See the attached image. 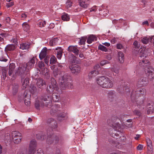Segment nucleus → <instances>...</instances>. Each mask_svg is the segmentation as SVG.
I'll list each match as a JSON object with an SVG mask.
<instances>
[{
    "label": "nucleus",
    "mask_w": 154,
    "mask_h": 154,
    "mask_svg": "<svg viewBox=\"0 0 154 154\" xmlns=\"http://www.w3.org/2000/svg\"><path fill=\"white\" fill-rule=\"evenodd\" d=\"M53 73L55 77L58 79L60 85L63 89L72 88V84L70 82V77L67 73L57 69L54 70Z\"/></svg>",
    "instance_id": "f257e3e1"
},
{
    "label": "nucleus",
    "mask_w": 154,
    "mask_h": 154,
    "mask_svg": "<svg viewBox=\"0 0 154 154\" xmlns=\"http://www.w3.org/2000/svg\"><path fill=\"white\" fill-rule=\"evenodd\" d=\"M40 101L36 100H35V108L39 109L40 106H44L50 107L51 105V98L50 95L44 94L40 97Z\"/></svg>",
    "instance_id": "f03ea898"
},
{
    "label": "nucleus",
    "mask_w": 154,
    "mask_h": 154,
    "mask_svg": "<svg viewBox=\"0 0 154 154\" xmlns=\"http://www.w3.org/2000/svg\"><path fill=\"white\" fill-rule=\"evenodd\" d=\"M139 65L141 66H145L144 68L145 72L151 79L154 78V70L151 67L148 66L149 62L148 60L143 59L139 62Z\"/></svg>",
    "instance_id": "7ed1b4c3"
},
{
    "label": "nucleus",
    "mask_w": 154,
    "mask_h": 154,
    "mask_svg": "<svg viewBox=\"0 0 154 154\" xmlns=\"http://www.w3.org/2000/svg\"><path fill=\"white\" fill-rule=\"evenodd\" d=\"M97 82L101 87L106 88H111L113 83L111 81L105 76H101L97 79Z\"/></svg>",
    "instance_id": "20e7f679"
},
{
    "label": "nucleus",
    "mask_w": 154,
    "mask_h": 154,
    "mask_svg": "<svg viewBox=\"0 0 154 154\" xmlns=\"http://www.w3.org/2000/svg\"><path fill=\"white\" fill-rule=\"evenodd\" d=\"M47 123L49 128L47 129V134H52L53 130L56 129L58 127L57 122L54 119L50 118L48 119L47 121Z\"/></svg>",
    "instance_id": "39448f33"
},
{
    "label": "nucleus",
    "mask_w": 154,
    "mask_h": 154,
    "mask_svg": "<svg viewBox=\"0 0 154 154\" xmlns=\"http://www.w3.org/2000/svg\"><path fill=\"white\" fill-rule=\"evenodd\" d=\"M29 71V69L27 67L26 63H23L20 65V66L16 72V74L20 75L23 78L25 75L28 74Z\"/></svg>",
    "instance_id": "423d86ee"
},
{
    "label": "nucleus",
    "mask_w": 154,
    "mask_h": 154,
    "mask_svg": "<svg viewBox=\"0 0 154 154\" xmlns=\"http://www.w3.org/2000/svg\"><path fill=\"white\" fill-rule=\"evenodd\" d=\"M54 89L57 91L58 89V88L55 80L54 78H52L51 79V84L47 87V90L48 92L51 93L52 92Z\"/></svg>",
    "instance_id": "0eeeda50"
},
{
    "label": "nucleus",
    "mask_w": 154,
    "mask_h": 154,
    "mask_svg": "<svg viewBox=\"0 0 154 154\" xmlns=\"http://www.w3.org/2000/svg\"><path fill=\"white\" fill-rule=\"evenodd\" d=\"M47 142L48 144H51L54 142L55 143L59 142V138L58 137L52 134V133L48 134Z\"/></svg>",
    "instance_id": "6e6552de"
},
{
    "label": "nucleus",
    "mask_w": 154,
    "mask_h": 154,
    "mask_svg": "<svg viewBox=\"0 0 154 154\" xmlns=\"http://www.w3.org/2000/svg\"><path fill=\"white\" fill-rule=\"evenodd\" d=\"M12 136L13 141L15 143L18 144L21 141V139L22 138L21 134L19 132H17L16 131L12 132Z\"/></svg>",
    "instance_id": "1a4fd4ad"
},
{
    "label": "nucleus",
    "mask_w": 154,
    "mask_h": 154,
    "mask_svg": "<svg viewBox=\"0 0 154 154\" xmlns=\"http://www.w3.org/2000/svg\"><path fill=\"white\" fill-rule=\"evenodd\" d=\"M107 122L108 124L111 126L112 127L116 130H118L121 128L120 124L119 123H115L112 118L108 120Z\"/></svg>",
    "instance_id": "9d476101"
},
{
    "label": "nucleus",
    "mask_w": 154,
    "mask_h": 154,
    "mask_svg": "<svg viewBox=\"0 0 154 154\" xmlns=\"http://www.w3.org/2000/svg\"><path fill=\"white\" fill-rule=\"evenodd\" d=\"M69 68L74 74L79 73L80 71V68L79 66L76 64L72 65L69 66Z\"/></svg>",
    "instance_id": "9b49d317"
},
{
    "label": "nucleus",
    "mask_w": 154,
    "mask_h": 154,
    "mask_svg": "<svg viewBox=\"0 0 154 154\" xmlns=\"http://www.w3.org/2000/svg\"><path fill=\"white\" fill-rule=\"evenodd\" d=\"M139 91V88L136 89V91H133L131 95V98L133 100H135L137 97L141 96L140 92H138Z\"/></svg>",
    "instance_id": "f8f14e48"
},
{
    "label": "nucleus",
    "mask_w": 154,
    "mask_h": 154,
    "mask_svg": "<svg viewBox=\"0 0 154 154\" xmlns=\"http://www.w3.org/2000/svg\"><path fill=\"white\" fill-rule=\"evenodd\" d=\"M148 83L147 79L146 78L142 77L139 80L137 84L139 87H141L146 85Z\"/></svg>",
    "instance_id": "ddd939ff"
},
{
    "label": "nucleus",
    "mask_w": 154,
    "mask_h": 154,
    "mask_svg": "<svg viewBox=\"0 0 154 154\" xmlns=\"http://www.w3.org/2000/svg\"><path fill=\"white\" fill-rule=\"evenodd\" d=\"M68 51L70 52H72L76 55H78L79 52L76 46H70L68 48Z\"/></svg>",
    "instance_id": "4468645a"
},
{
    "label": "nucleus",
    "mask_w": 154,
    "mask_h": 154,
    "mask_svg": "<svg viewBox=\"0 0 154 154\" xmlns=\"http://www.w3.org/2000/svg\"><path fill=\"white\" fill-rule=\"evenodd\" d=\"M89 0H79V5L82 7L86 8L88 7L89 4Z\"/></svg>",
    "instance_id": "2eb2a0df"
},
{
    "label": "nucleus",
    "mask_w": 154,
    "mask_h": 154,
    "mask_svg": "<svg viewBox=\"0 0 154 154\" xmlns=\"http://www.w3.org/2000/svg\"><path fill=\"white\" fill-rule=\"evenodd\" d=\"M35 60H37L36 58L34 57H33L27 63H26L27 65V67L29 69L33 67L34 66Z\"/></svg>",
    "instance_id": "dca6fc26"
},
{
    "label": "nucleus",
    "mask_w": 154,
    "mask_h": 154,
    "mask_svg": "<svg viewBox=\"0 0 154 154\" xmlns=\"http://www.w3.org/2000/svg\"><path fill=\"white\" fill-rule=\"evenodd\" d=\"M47 48H44L39 54V57L41 60L44 58L47 55Z\"/></svg>",
    "instance_id": "f3484780"
},
{
    "label": "nucleus",
    "mask_w": 154,
    "mask_h": 154,
    "mask_svg": "<svg viewBox=\"0 0 154 154\" xmlns=\"http://www.w3.org/2000/svg\"><path fill=\"white\" fill-rule=\"evenodd\" d=\"M69 60L72 63H77L79 61L76 60V57L72 54H71L69 57Z\"/></svg>",
    "instance_id": "a211bd4d"
},
{
    "label": "nucleus",
    "mask_w": 154,
    "mask_h": 154,
    "mask_svg": "<svg viewBox=\"0 0 154 154\" xmlns=\"http://www.w3.org/2000/svg\"><path fill=\"white\" fill-rule=\"evenodd\" d=\"M147 113H149L150 112H153L154 111V105L153 103L151 104L149 103L147 106Z\"/></svg>",
    "instance_id": "6ab92c4d"
},
{
    "label": "nucleus",
    "mask_w": 154,
    "mask_h": 154,
    "mask_svg": "<svg viewBox=\"0 0 154 154\" xmlns=\"http://www.w3.org/2000/svg\"><path fill=\"white\" fill-rule=\"evenodd\" d=\"M30 154H44L43 151L41 149H38L36 151L32 149L29 150Z\"/></svg>",
    "instance_id": "aec40b11"
},
{
    "label": "nucleus",
    "mask_w": 154,
    "mask_h": 154,
    "mask_svg": "<svg viewBox=\"0 0 154 154\" xmlns=\"http://www.w3.org/2000/svg\"><path fill=\"white\" fill-rule=\"evenodd\" d=\"M97 38L93 35H90L87 39V42L88 44H91L93 41H97Z\"/></svg>",
    "instance_id": "412c9836"
},
{
    "label": "nucleus",
    "mask_w": 154,
    "mask_h": 154,
    "mask_svg": "<svg viewBox=\"0 0 154 154\" xmlns=\"http://www.w3.org/2000/svg\"><path fill=\"white\" fill-rule=\"evenodd\" d=\"M19 88L18 85L14 84L13 85L12 93L13 95H15L18 92Z\"/></svg>",
    "instance_id": "4be33fe9"
},
{
    "label": "nucleus",
    "mask_w": 154,
    "mask_h": 154,
    "mask_svg": "<svg viewBox=\"0 0 154 154\" xmlns=\"http://www.w3.org/2000/svg\"><path fill=\"white\" fill-rule=\"evenodd\" d=\"M45 82L43 79L39 78L37 80V85L38 88H41V87L44 85Z\"/></svg>",
    "instance_id": "5701e85b"
},
{
    "label": "nucleus",
    "mask_w": 154,
    "mask_h": 154,
    "mask_svg": "<svg viewBox=\"0 0 154 154\" xmlns=\"http://www.w3.org/2000/svg\"><path fill=\"white\" fill-rule=\"evenodd\" d=\"M119 60L121 63H123L124 60V56L123 53L121 52H119L118 53Z\"/></svg>",
    "instance_id": "b1692460"
},
{
    "label": "nucleus",
    "mask_w": 154,
    "mask_h": 154,
    "mask_svg": "<svg viewBox=\"0 0 154 154\" xmlns=\"http://www.w3.org/2000/svg\"><path fill=\"white\" fill-rule=\"evenodd\" d=\"M57 52V57L59 59H60L62 56L63 51L61 48H56Z\"/></svg>",
    "instance_id": "393cba45"
},
{
    "label": "nucleus",
    "mask_w": 154,
    "mask_h": 154,
    "mask_svg": "<svg viewBox=\"0 0 154 154\" xmlns=\"http://www.w3.org/2000/svg\"><path fill=\"white\" fill-rule=\"evenodd\" d=\"M2 72L3 78V79H5L6 77L8 75V69L5 67H2Z\"/></svg>",
    "instance_id": "a878e982"
},
{
    "label": "nucleus",
    "mask_w": 154,
    "mask_h": 154,
    "mask_svg": "<svg viewBox=\"0 0 154 154\" xmlns=\"http://www.w3.org/2000/svg\"><path fill=\"white\" fill-rule=\"evenodd\" d=\"M22 26L23 29L25 31L28 32L29 31L30 26L26 22L23 23Z\"/></svg>",
    "instance_id": "bb28decb"
},
{
    "label": "nucleus",
    "mask_w": 154,
    "mask_h": 154,
    "mask_svg": "<svg viewBox=\"0 0 154 154\" xmlns=\"http://www.w3.org/2000/svg\"><path fill=\"white\" fill-rule=\"evenodd\" d=\"M52 100L54 101L57 102L59 100V95L57 93H53L52 96Z\"/></svg>",
    "instance_id": "cd10ccee"
},
{
    "label": "nucleus",
    "mask_w": 154,
    "mask_h": 154,
    "mask_svg": "<svg viewBox=\"0 0 154 154\" xmlns=\"http://www.w3.org/2000/svg\"><path fill=\"white\" fill-rule=\"evenodd\" d=\"M15 48L14 45L11 44L8 45L5 48V50L7 51H11L14 50Z\"/></svg>",
    "instance_id": "c85d7f7f"
},
{
    "label": "nucleus",
    "mask_w": 154,
    "mask_h": 154,
    "mask_svg": "<svg viewBox=\"0 0 154 154\" xmlns=\"http://www.w3.org/2000/svg\"><path fill=\"white\" fill-rule=\"evenodd\" d=\"M59 39L57 38H53L49 42V45L51 46H53L54 45H56L58 42Z\"/></svg>",
    "instance_id": "c756f323"
},
{
    "label": "nucleus",
    "mask_w": 154,
    "mask_h": 154,
    "mask_svg": "<svg viewBox=\"0 0 154 154\" xmlns=\"http://www.w3.org/2000/svg\"><path fill=\"white\" fill-rule=\"evenodd\" d=\"M29 48V45L26 43H23L20 45V48L23 50L28 49Z\"/></svg>",
    "instance_id": "7c9ffc66"
},
{
    "label": "nucleus",
    "mask_w": 154,
    "mask_h": 154,
    "mask_svg": "<svg viewBox=\"0 0 154 154\" xmlns=\"http://www.w3.org/2000/svg\"><path fill=\"white\" fill-rule=\"evenodd\" d=\"M108 96L109 98L112 100L116 97V95L114 92L112 91H110L108 93Z\"/></svg>",
    "instance_id": "2f4dec72"
},
{
    "label": "nucleus",
    "mask_w": 154,
    "mask_h": 154,
    "mask_svg": "<svg viewBox=\"0 0 154 154\" xmlns=\"http://www.w3.org/2000/svg\"><path fill=\"white\" fill-rule=\"evenodd\" d=\"M99 73L97 71L95 70H93L91 71V72L89 74V76L92 78L93 77H94L95 76L98 75Z\"/></svg>",
    "instance_id": "473e14b6"
},
{
    "label": "nucleus",
    "mask_w": 154,
    "mask_h": 154,
    "mask_svg": "<svg viewBox=\"0 0 154 154\" xmlns=\"http://www.w3.org/2000/svg\"><path fill=\"white\" fill-rule=\"evenodd\" d=\"M36 146V141L35 140L31 141L30 143L29 149V150L31 149H33L35 150V147Z\"/></svg>",
    "instance_id": "72a5a7b5"
},
{
    "label": "nucleus",
    "mask_w": 154,
    "mask_h": 154,
    "mask_svg": "<svg viewBox=\"0 0 154 154\" xmlns=\"http://www.w3.org/2000/svg\"><path fill=\"white\" fill-rule=\"evenodd\" d=\"M36 137L38 139L42 140L46 138V136L44 134H38L36 135Z\"/></svg>",
    "instance_id": "f704fd0d"
},
{
    "label": "nucleus",
    "mask_w": 154,
    "mask_h": 154,
    "mask_svg": "<svg viewBox=\"0 0 154 154\" xmlns=\"http://www.w3.org/2000/svg\"><path fill=\"white\" fill-rule=\"evenodd\" d=\"M25 81L26 82V84H22V88L23 90H24L26 88L27 86L29 84V78L26 77Z\"/></svg>",
    "instance_id": "c9c22d12"
},
{
    "label": "nucleus",
    "mask_w": 154,
    "mask_h": 154,
    "mask_svg": "<svg viewBox=\"0 0 154 154\" xmlns=\"http://www.w3.org/2000/svg\"><path fill=\"white\" fill-rule=\"evenodd\" d=\"M39 91V90L37 89L36 87L35 86H32L31 87L30 92L32 94L38 93Z\"/></svg>",
    "instance_id": "e433bc0d"
},
{
    "label": "nucleus",
    "mask_w": 154,
    "mask_h": 154,
    "mask_svg": "<svg viewBox=\"0 0 154 154\" xmlns=\"http://www.w3.org/2000/svg\"><path fill=\"white\" fill-rule=\"evenodd\" d=\"M150 41L149 37H145L141 39L142 42L143 43L145 44H147Z\"/></svg>",
    "instance_id": "4c0bfd02"
},
{
    "label": "nucleus",
    "mask_w": 154,
    "mask_h": 154,
    "mask_svg": "<svg viewBox=\"0 0 154 154\" xmlns=\"http://www.w3.org/2000/svg\"><path fill=\"white\" fill-rule=\"evenodd\" d=\"M87 38L86 36L82 37L80 40V41L79 42V44L80 45H84Z\"/></svg>",
    "instance_id": "58836bf2"
},
{
    "label": "nucleus",
    "mask_w": 154,
    "mask_h": 154,
    "mask_svg": "<svg viewBox=\"0 0 154 154\" xmlns=\"http://www.w3.org/2000/svg\"><path fill=\"white\" fill-rule=\"evenodd\" d=\"M69 16L67 14H64L62 16V19L64 21H69Z\"/></svg>",
    "instance_id": "ea45409f"
},
{
    "label": "nucleus",
    "mask_w": 154,
    "mask_h": 154,
    "mask_svg": "<svg viewBox=\"0 0 154 154\" xmlns=\"http://www.w3.org/2000/svg\"><path fill=\"white\" fill-rule=\"evenodd\" d=\"M139 88V91H138V92H140L141 96L143 95H145L146 93V90L145 88Z\"/></svg>",
    "instance_id": "a19ab883"
},
{
    "label": "nucleus",
    "mask_w": 154,
    "mask_h": 154,
    "mask_svg": "<svg viewBox=\"0 0 154 154\" xmlns=\"http://www.w3.org/2000/svg\"><path fill=\"white\" fill-rule=\"evenodd\" d=\"M54 108H52V109L50 111V113L52 115L57 116L59 112L56 109H53Z\"/></svg>",
    "instance_id": "79ce46f5"
},
{
    "label": "nucleus",
    "mask_w": 154,
    "mask_h": 154,
    "mask_svg": "<svg viewBox=\"0 0 154 154\" xmlns=\"http://www.w3.org/2000/svg\"><path fill=\"white\" fill-rule=\"evenodd\" d=\"M98 49L105 52H106L107 51V49L105 47L101 45H99Z\"/></svg>",
    "instance_id": "37998d69"
},
{
    "label": "nucleus",
    "mask_w": 154,
    "mask_h": 154,
    "mask_svg": "<svg viewBox=\"0 0 154 154\" xmlns=\"http://www.w3.org/2000/svg\"><path fill=\"white\" fill-rule=\"evenodd\" d=\"M146 141L148 146H149L150 148H152V142L151 140L148 138L146 139Z\"/></svg>",
    "instance_id": "c03bdc74"
},
{
    "label": "nucleus",
    "mask_w": 154,
    "mask_h": 154,
    "mask_svg": "<svg viewBox=\"0 0 154 154\" xmlns=\"http://www.w3.org/2000/svg\"><path fill=\"white\" fill-rule=\"evenodd\" d=\"M56 60V58L54 56H52L50 59V63L52 64L55 63Z\"/></svg>",
    "instance_id": "a18cd8bd"
},
{
    "label": "nucleus",
    "mask_w": 154,
    "mask_h": 154,
    "mask_svg": "<svg viewBox=\"0 0 154 154\" xmlns=\"http://www.w3.org/2000/svg\"><path fill=\"white\" fill-rule=\"evenodd\" d=\"M15 68V64L14 63H10L9 65V69L10 70L14 71Z\"/></svg>",
    "instance_id": "49530a36"
},
{
    "label": "nucleus",
    "mask_w": 154,
    "mask_h": 154,
    "mask_svg": "<svg viewBox=\"0 0 154 154\" xmlns=\"http://www.w3.org/2000/svg\"><path fill=\"white\" fill-rule=\"evenodd\" d=\"M134 47L135 48H138L140 47V43L137 41H135L133 43Z\"/></svg>",
    "instance_id": "de8ad7c7"
},
{
    "label": "nucleus",
    "mask_w": 154,
    "mask_h": 154,
    "mask_svg": "<svg viewBox=\"0 0 154 154\" xmlns=\"http://www.w3.org/2000/svg\"><path fill=\"white\" fill-rule=\"evenodd\" d=\"M139 56L141 57H146V54H145V52L144 51H143V50H141L140 51V53H139Z\"/></svg>",
    "instance_id": "09e8293b"
},
{
    "label": "nucleus",
    "mask_w": 154,
    "mask_h": 154,
    "mask_svg": "<svg viewBox=\"0 0 154 154\" xmlns=\"http://www.w3.org/2000/svg\"><path fill=\"white\" fill-rule=\"evenodd\" d=\"M38 65L39 68L41 69H43L45 66L44 63L42 61L39 62L38 63Z\"/></svg>",
    "instance_id": "8fccbe9b"
},
{
    "label": "nucleus",
    "mask_w": 154,
    "mask_h": 154,
    "mask_svg": "<svg viewBox=\"0 0 154 154\" xmlns=\"http://www.w3.org/2000/svg\"><path fill=\"white\" fill-rule=\"evenodd\" d=\"M94 69L97 71L99 72V71L100 69V65L98 64L96 65L94 67Z\"/></svg>",
    "instance_id": "3c124183"
},
{
    "label": "nucleus",
    "mask_w": 154,
    "mask_h": 154,
    "mask_svg": "<svg viewBox=\"0 0 154 154\" xmlns=\"http://www.w3.org/2000/svg\"><path fill=\"white\" fill-rule=\"evenodd\" d=\"M45 24L46 22L45 21H42L38 23L39 27H44Z\"/></svg>",
    "instance_id": "603ef678"
},
{
    "label": "nucleus",
    "mask_w": 154,
    "mask_h": 154,
    "mask_svg": "<svg viewBox=\"0 0 154 154\" xmlns=\"http://www.w3.org/2000/svg\"><path fill=\"white\" fill-rule=\"evenodd\" d=\"M17 154H30L29 151L27 152L26 151H19L18 152Z\"/></svg>",
    "instance_id": "864d4df0"
},
{
    "label": "nucleus",
    "mask_w": 154,
    "mask_h": 154,
    "mask_svg": "<svg viewBox=\"0 0 154 154\" xmlns=\"http://www.w3.org/2000/svg\"><path fill=\"white\" fill-rule=\"evenodd\" d=\"M58 116V119H59L60 118H64L66 116V114L65 113H62L59 114H57V116Z\"/></svg>",
    "instance_id": "5fc2aeb1"
},
{
    "label": "nucleus",
    "mask_w": 154,
    "mask_h": 154,
    "mask_svg": "<svg viewBox=\"0 0 154 154\" xmlns=\"http://www.w3.org/2000/svg\"><path fill=\"white\" fill-rule=\"evenodd\" d=\"M109 62L107 60L102 61L100 63V64L101 66H103L106 64L109 63Z\"/></svg>",
    "instance_id": "6e6d98bb"
},
{
    "label": "nucleus",
    "mask_w": 154,
    "mask_h": 154,
    "mask_svg": "<svg viewBox=\"0 0 154 154\" xmlns=\"http://www.w3.org/2000/svg\"><path fill=\"white\" fill-rule=\"evenodd\" d=\"M134 113L138 116H140L141 114L140 111L138 110H134Z\"/></svg>",
    "instance_id": "4d7b16f0"
},
{
    "label": "nucleus",
    "mask_w": 154,
    "mask_h": 154,
    "mask_svg": "<svg viewBox=\"0 0 154 154\" xmlns=\"http://www.w3.org/2000/svg\"><path fill=\"white\" fill-rule=\"evenodd\" d=\"M24 101L26 105L27 106H29L30 105V102L29 100H27V99L25 98V100H24Z\"/></svg>",
    "instance_id": "13d9d810"
},
{
    "label": "nucleus",
    "mask_w": 154,
    "mask_h": 154,
    "mask_svg": "<svg viewBox=\"0 0 154 154\" xmlns=\"http://www.w3.org/2000/svg\"><path fill=\"white\" fill-rule=\"evenodd\" d=\"M14 5V2H11L7 3L6 5V6L8 8H9L10 7L13 6Z\"/></svg>",
    "instance_id": "bf43d9fd"
},
{
    "label": "nucleus",
    "mask_w": 154,
    "mask_h": 154,
    "mask_svg": "<svg viewBox=\"0 0 154 154\" xmlns=\"http://www.w3.org/2000/svg\"><path fill=\"white\" fill-rule=\"evenodd\" d=\"M66 4L67 8L70 7L72 5V3L70 1H67Z\"/></svg>",
    "instance_id": "052dcab7"
},
{
    "label": "nucleus",
    "mask_w": 154,
    "mask_h": 154,
    "mask_svg": "<svg viewBox=\"0 0 154 154\" xmlns=\"http://www.w3.org/2000/svg\"><path fill=\"white\" fill-rule=\"evenodd\" d=\"M24 100H25V99L26 98L27 99V100H29L30 99V95L29 94H27V93L24 94Z\"/></svg>",
    "instance_id": "680f3d73"
},
{
    "label": "nucleus",
    "mask_w": 154,
    "mask_h": 154,
    "mask_svg": "<svg viewBox=\"0 0 154 154\" xmlns=\"http://www.w3.org/2000/svg\"><path fill=\"white\" fill-rule=\"evenodd\" d=\"M126 89V86H123L122 85L120 87V90L121 92L125 91Z\"/></svg>",
    "instance_id": "e2e57ef3"
},
{
    "label": "nucleus",
    "mask_w": 154,
    "mask_h": 154,
    "mask_svg": "<svg viewBox=\"0 0 154 154\" xmlns=\"http://www.w3.org/2000/svg\"><path fill=\"white\" fill-rule=\"evenodd\" d=\"M49 58V57L46 56V57L44 59V61L45 63L47 64H48Z\"/></svg>",
    "instance_id": "0e129e2a"
},
{
    "label": "nucleus",
    "mask_w": 154,
    "mask_h": 154,
    "mask_svg": "<svg viewBox=\"0 0 154 154\" xmlns=\"http://www.w3.org/2000/svg\"><path fill=\"white\" fill-rule=\"evenodd\" d=\"M143 146L141 144H139L137 147V149L138 150H140L143 149Z\"/></svg>",
    "instance_id": "69168bd1"
},
{
    "label": "nucleus",
    "mask_w": 154,
    "mask_h": 154,
    "mask_svg": "<svg viewBox=\"0 0 154 154\" xmlns=\"http://www.w3.org/2000/svg\"><path fill=\"white\" fill-rule=\"evenodd\" d=\"M0 60L1 61L6 62L8 60L4 57H0Z\"/></svg>",
    "instance_id": "338daca9"
},
{
    "label": "nucleus",
    "mask_w": 154,
    "mask_h": 154,
    "mask_svg": "<svg viewBox=\"0 0 154 154\" xmlns=\"http://www.w3.org/2000/svg\"><path fill=\"white\" fill-rule=\"evenodd\" d=\"M150 41L152 43H153L154 45V36H153L149 38Z\"/></svg>",
    "instance_id": "774afa93"
}]
</instances>
